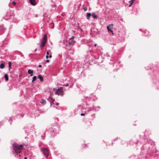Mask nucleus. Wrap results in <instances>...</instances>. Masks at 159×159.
<instances>
[{"label":"nucleus","instance_id":"obj_12","mask_svg":"<svg viewBox=\"0 0 159 159\" xmlns=\"http://www.w3.org/2000/svg\"><path fill=\"white\" fill-rule=\"evenodd\" d=\"M48 100L50 101L51 102H52L54 101V100L51 97H48Z\"/></svg>","mask_w":159,"mask_h":159},{"label":"nucleus","instance_id":"obj_7","mask_svg":"<svg viewBox=\"0 0 159 159\" xmlns=\"http://www.w3.org/2000/svg\"><path fill=\"white\" fill-rule=\"evenodd\" d=\"M9 16H10V14L9 13H7V14L5 17H4L3 18H4L5 20H9V18H10Z\"/></svg>","mask_w":159,"mask_h":159},{"label":"nucleus","instance_id":"obj_6","mask_svg":"<svg viewBox=\"0 0 159 159\" xmlns=\"http://www.w3.org/2000/svg\"><path fill=\"white\" fill-rule=\"evenodd\" d=\"M28 74H30V76H32L33 75V71L30 69L28 71Z\"/></svg>","mask_w":159,"mask_h":159},{"label":"nucleus","instance_id":"obj_37","mask_svg":"<svg viewBox=\"0 0 159 159\" xmlns=\"http://www.w3.org/2000/svg\"><path fill=\"white\" fill-rule=\"evenodd\" d=\"M135 0H133L134 1H135Z\"/></svg>","mask_w":159,"mask_h":159},{"label":"nucleus","instance_id":"obj_26","mask_svg":"<svg viewBox=\"0 0 159 159\" xmlns=\"http://www.w3.org/2000/svg\"><path fill=\"white\" fill-rule=\"evenodd\" d=\"M52 57V56L51 55H50L49 56V57L51 58Z\"/></svg>","mask_w":159,"mask_h":159},{"label":"nucleus","instance_id":"obj_34","mask_svg":"<svg viewBox=\"0 0 159 159\" xmlns=\"http://www.w3.org/2000/svg\"><path fill=\"white\" fill-rule=\"evenodd\" d=\"M66 86H68V84H66Z\"/></svg>","mask_w":159,"mask_h":159},{"label":"nucleus","instance_id":"obj_32","mask_svg":"<svg viewBox=\"0 0 159 159\" xmlns=\"http://www.w3.org/2000/svg\"><path fill=\"white\" fill-rule=\"evenodd\" d=\"M24 159H27V158L26 157H25Z\"/></svg>","mask_w":159,"mask_h":159},{"label":"nucleus","instance_id":"obj_19","mask_svg":"<svg viewBox=\"0 0 159 159\" xmlns=\"http://www.w3.org/2000/svg\"><path fill=\"white\" fill-rule=\"evenodd\" d=\"M134 1L133 0H131L129 2V3H130V4L129 5V6H131L134 2Z\"/></svg>","mask_w":159,"mask_h":159},{"label":"nucleus","instance_id":"obj_36","mask_svg":"<svg viewBox=\"0 0 159 159\" xmlns=\"http://www.w3.org/2000/svg\"><path fill=\"white\" fill-rule=\"evenodd\" d=\"M19 157H20V155H19Z\"/></svg>","mask_w":159,"mask_h":159},{"label":"nucleus","instance_id":"obj_2","mask_svg":"<svg viewBox=\"0 0 159 159\" xmlns=\"http://www.w3.org/2000/svg\"><path fill=\"white\" fill-rule=\"evenodd\" d=\"M47 35L44 34L42 39H41V44L40 45V47L41 48H43L45 46L47 42Z\"/></svg>","mask_w":159,"mask_h":159},{"label":"nucleus","instance_id":"obj_14","mask_svg":"<svg viewBox=\"0 0 159 159\" xmlns=\"http://www.w3.org/2000/svg\"><path fill=\"white\" fill-rule=\"evenodd\" d=\"M92 16L93 17V18H96L97 17V16L95 15L94 13H93L92 14Z\"/></svg>","mask_w":159,"mask_h":159},{"label":"nucleus","instance_id":"obj_35","mask_svg":"<svg viewBox=\"0 0 159 159\" xmlns=\"http://www.w3.org/2000/svg\"><path fill=\"white\" fill-rule=\"evenodd\" d=\"M37 15L35 16V17H37Z\"/></svg>","mask_w":159,"mask_h":159},{"label":"nucleus","instance_id":"obj_22","mask_svg":"<svg viewBox=\"0 0 159 159\" xmlns=\"http://www.w3.org/2000/svg\"><path fill=\"white\" fill-rule=\"evenodd\" d=\"M80 115L81 116H84L85 115V114L84 113H82Z\"/></svg>","mask_w":159,"mask_h":159},{"label":"nucleus","instance_id":"obj_11","mask_svg":"<svg viewBox=\"0 0 159 159\" xmlns=\"http://www.w3.org/2000/svg\"><path fill=\"white\" fill-rule=\"evenodd\" d=\"M91 14L90 13H87V19L89 20V17L91 16Z\"/></svg>","mask_w":159,"mask_h":159},{"label":"nucleus","instance_id":"obj_30","mask_svg":"<svg viewBox=\"0 0 159 159\" xmlns=\"http://www.w3.org/2000/svg\"><path fill=\"white\" fill-rule=\"evenodd\" d=\"M37 51V48H36L35 49V50L34 51L35 52L36 51Z\"/></svg>","mask_w":159,"mask_h":159},{"label":"nucleus","instance_id":"obj_8","mask_svg":"<svg viewBox=\"0 0 159 159\" xmlns=\"http://www.w3.org/2000/svg\"><path fill=\"white\" fill-rule=\"evenodd\" d=\"M30 2L32 5L34 6L36 5L35 0H30Z\"/></svg>","mask_w":159,"mask_h":159},{"label":"nucleus","instance_id":"obj_23","mask_svg":"<svg viewBox=\"0 0 159 159\" xmlns=\"http://www.w3.org/2000/svg\"><path fill=\"white\" fill-rule=\"evenodd\" d=\"M46 59H48L49 58V56L48 55H47L46 56Z\"/></svg>","mask_w":159,"mask_h":159},{"label":"nucleus","instance_id":"obj_24","mask_svg":"<svg viewBox=\"0 0 159 159\" xmlns=\"http://www.w3.org/2000/svg\"><path fill=\"white\" fill-rule=\"evenodd\" d=\"M46 53L47 54V55H48L49 54V52L48 51H47V52H46Z\"/></svg>","mask_w":159,"mask_h":159},{"label":"nucleus","instance_id":"obj_15","mask_svg":"<svg viewBox=\"0 0 159 159\" xmlns=\"http://www.w3.org/2000/svg\"><path fill=\"white\" fill-rule=\"evenodd\" d=\"M41 103L42 104H44L46 103V102L45 100L44 99H41Z\"/></svg>","mask_w":159,"mask_h":159},{"label":"nucleus","instance_id":"obj_20","mask_svg":"<svg viewBox=\"0 0 159 159\" xmlns=\"http://www.w3.org/2000/svg\"><path fill=\"white\" fill-rule=\"evenodd\" d=\"M4 30V27L3 26H2L0 27V30Z\"/></svg>","mask_w":159,"mask_h":159},{"label":"nucleus","instance_id":"obj_27","mask_svg":"<svg viewBox=\"0 0 159 159\" xmlns=\"http://www.w3.org/2000/svg\"><path fill=\"white\" fill-rule=\"evenodd\" d=\"M39 67H40H40H42V66H41V65H39Z\"/></svg>","mask_w":159,"mask_h":159},{"label":"nucleus","instance_id":"obj_10","mask_svg":"<svg viewBox=\"0 0 159 159\" xmlns=\"http://www.w3.org/2000/svg\"><path fill=\"white\" fill-rule=\"evenodd\" d=\"M110 26V25H109L107 26V29L108 30V31L109 32H111L113 34V31L109 27Z\"/></svg>","mask_w":159,"mask_h":159},{"label":"nucleus","instance_id":"obj_3","mask_svg":"<svg viewBox=\"0 0 159 159\" xmlns=\"http://www.w3.org/2000/svg\"><path fill=\"white\" fill-rule=\"evenodd\" d=\"M63 90L62 87H60L55 91V93L56 94L60 95L62 96L63 95Z\"/></svg>","mask_w":159,"mask_h":159},{"label":"nucleus","instance_id":"obj_5","mask_svg":"<svg viewBox=\"0 0 159 159\" xmlns=\"http://www.w3.org/2000/svg\"><path fill=\"white\" fill-rule=\"evenodd\" d=\"M41 151L45 157L47 158L48 157L49 154L48 150L47 148H42L41 149Z\"/></svg>","mask_w":159,"mask_h":159},{"label":"nucleus","instance_id":"obj_9","mask_svg":"<svg viewBox=\"0 0 159 159\" xmlns=\"http://www.w3.org/2000/svg\"><path fill=\"white\" fill-rule=\"evenodd\" d=\"M38 78L40 80V81L42 82L43 80V78L42 77V75H38Z\"/></svg>","mask_w":159,"mask_h":159},{"label":"nucleus","instance_id":"obj_29","mask_svg":"<svg viewBox=\"0 0 159 159\" xmlns=\"http://www.w3.org/2000/svg\"><path fill=\"white\" fill-rule=\"evenodd\" d=\"M56 105L57 106V105H58L59 103H56Z\"/></svg>","mask_w":159,"mask_h":159},{"label":"nucleus","instance_id":"obj_1","mask_svg":"<svg viewBox=\"0 0 159 159\" xmlns=\"http://www.w3.org/2000/svg\"><path fill=\"white\" fill-rule=\"evenodd\" d=\"M12 146L15 152L17 154L20 152L23 147L22 145H19L16 143H14L13 144Z\"/></svg>","mask_w":159,"mask_h":159},{"label":"nucleus","instance_id":"obj_21","mask_svg":"<svg viewBox=\"0 0 159 159\" xmlns=\"http://www.w3.org/2000/svg\"><path fill=\"white\" fill-rule=\"evenodd\" d=\"M12 3L14 5H15L16 4V2L14 1H13Z\"/></svg>","mask_w":159,"mask_h":159},{"label":"nucleus","instance_id":"obj_17","mask_svg":"<svg viewBox=\"0 0 159 159\" xmlns=\"http://www.w3.org/2000/svg\"><path fill=\"white\" fill-rule=\"evenodd\" d=\"M9 67V70H10L11 68V63L10 61H9L8 63Z\"/></svg>","mask_w":159,"mask_h":159},{"label":"nucleus","instance_id":"obj_28","mask_svg":"<svg viewBox=\"0 0 159 159\" xmlns=\"http://www.w3.org/2000/svg\"><path fill=\"white\" fill-rule=\"evenodd\" d=\"M87 10V8L86 7V8H84V10L85 11H86Z\"/></svg>","mask_w":159,"mask_h":159},{"label":"nucleus","instance_id":"obj_16","mask_svg":"<svg viewBox=\"0 0 159 159\" xmlns=\"http://www.w3.org/2000/svg\"><path fill=\"white\" fill-rule=\"evenodd\" d=\"M4 78H5L6 80L7 81L8 80V76L7 74L5 75Z\"/></svg>","mask_w":159,"mask_h":159},{"label":"nucleus","instance_id":"obj_33","mask_svg":"<svg viewBox=\"0 0 159 159\" xmlns=\"http://www.w3.org/2000/svg\"><path fill=\"white\" fill-rule=\"evenodd\" d=\"M94 46L95 47H96V46H97V44H95V45H94Z\"/></svg>","mask_w":159,"mask_h":159},{"label":"nucleus","instance_id":"obj_31","mask_svg":"<svg viewBox=\"0 0 159 159\" xmlns=\"http://www.w3.org/2000/svg\"><path fill=\"white\" fill-rule=\"evenodd\" d=\"M110 25V26H113V24H111Z\"/></svg>","mask_w":159,"mask_h":159},{"label":"nucleus","instance_id":"obj_25","mask_svg":"<svg viewBox=\"0 0 159 159\" xmlns=\"http://www.w3.org/2000/svg\"><path fill=\"white\" fill-rule=\"evenodd\" d=\"M46 61L47 62H49V61L48 60H46Z\"/></svg>","mask_w":159,"mask_h":159},{"label":"nucleus","instance_id":"obj_4","mask_svg":"<svg viewBox=\"0 0 159 159\" xmlns=\"http://www.w3.org/2000/svg\"><path fill=\"white\" fill-rule=\"evenodd\" d=\"M74 37V36H73L70 39L68 43L66 45V46H72L75 44V41L73 39Z\"/></svg>","mask_w":159,"mask_h":159},{"label":"nucleus","instance_id":"obj_18","mask_svg":"<svg viewBox=\"0 0 159 159\" xmlns=\"http://www.w3.org/2000/svg\"><path fill=\"white\" fill-rule=\"evenodd\" d=\"M36 79H37L36 76H34L33 77V80H32V82H33L35 80H36Z\"/></svg>","mask_w":159,"mask_h":159},{"label":"nucleus","instance_id":"obj_13","mask_svg":"<svg viewBox=\"0 0 159 159\" xmlns=\"http://www.w3.org/2000/svg\"><path fill=\"white\" fill-rule=\"evenodd\" d=\"M5 67L4 64L2 63L0 65V68L1 69H3Z\"/></svg>","mask_w":159,"mask_h":159}]
</instances>
